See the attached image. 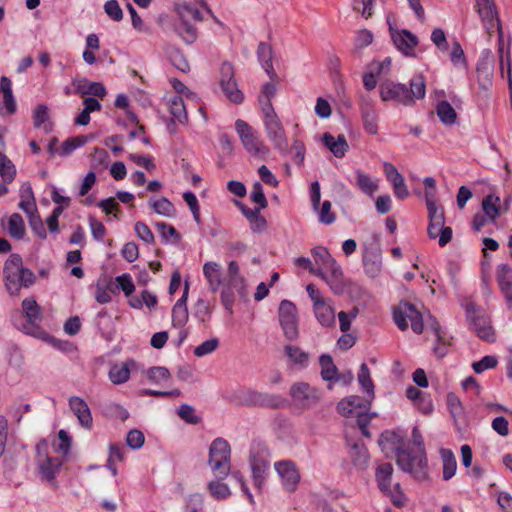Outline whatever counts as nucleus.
Here are the masks:
<instances>
[{
  "label": "nucleus",
  "instance_id": "9",
  "mask_svg": "<svg viewBox=\"0 0 512 512\" xmlns=\"http://www.w3.org/2000/svg\"><path fill=\"white\" fill-rule=\"evenodd\" d=\"M315 275L321 277L334 294H343L344 275L340 265L334 258L330 259L324 266L318 267Z\"/></svg>",
  "mask_w": 512,
  "mask_h": 512
},
{
  "label": "nucleus",
  "instance_id": "32",
  "mask_svg": "<svg viewBox=\"0 0 512 512\" xmlns=\"http://www.w3.org/2000/svg\"><path fill=\"white\" fill-rule=\"evenodd\" d=\"M269 450L264 443L254 442L249 455L250 465H264L269 467Z\"/></svg>",
  "mask_w": 512,
  "mask_h": 512
},
{
  "label": "nucleus",
  "instance_id": "38",
  "mask_svg": "<svg viewBox=\"0 0 512 512\" xmlns=\"http://www.w3.org/2000/svg\"><path fill=\"white\" fill-rule=\"evenodd\" d=\"M436 113L444 125H453L456 122L457 113L448 101H439L436 105Z\"/></svg>",
  "mask_w": 512,
  "mask_h": 512
},
{
  "label": "nucleus",
  "instance_id": "61",
  "mask_svg": "<svg viewBox=\"0 0 512 512\" xmlns=\"http://www.w3.org/2000/svg\"><path fill=\"white\" fill-rule=\"evenodd\" d=\"M106 14L114 21H121L123 18V11L117 0H108L104 4Z\"/></svg>",
  "mask_w": 512,
  "mask_h": 512
},
{
  "label": "nucleus",
  "instance_id": "31",
  "mask_svg": "<svg viewBox=\"0 0 512 512\" xmlns=\"http://www.w3.org/2000/svg\"><path fill=\"white\" fill-rule=\"evenodd\" d=\"M203 274L207 279L212 292H216L220 285L221 280V267L216 262H206L203 266Z\"/></svg>",
  "mask_w": 512,
  "mask_h": 512
},
{
  "label": "nucleus",
  "instance_id": "22",
  "mask_svg": "<svg viewBox=\"0 0 512 512\" xmlns=\"http://www.w3.org/2000/svg\"><path fill=\"white\" fill-rule=\"evenodd\" d=\"M72 85L75 93L80 96L93 95L103 99L107 94L106 88L101 82H90L86 78L73 79Z\"/></svg>",
  "mask_w": 512,
  "mask_h": 512
},
{
  "label": "nucleus",
  "instance_id": "7",
  "mask_svg": "<svg viewBox=\"0 0 512 512\" xmlns=\"http://www.w3.org/2000/svg\"><path fill=\"white\" fill-rule=\"evenodd\" d=\"M235 129L240 137L244 148L252 155H267L269 148L254 134L252 127L244 120L238 119L235 122Z\"/></svg>",
  "mask_w": 512,
  "mask_h": 512
},
{
  "label": "nucleus",
  "instance_id": "60",
  "mask_svg": "<svg viewBox=\"0 0 512 512\" xmlns=\"http://www.w3.org/2000/svg\"><path fill=\"white\" fill-rule=\"evenodd\" d=\"M250 466H251V470H252V477H253L254 485L257 489L260 490L265 482L266 474H267L269 467L264 466V465H250Z\"/></svg>",
  "mask_w": 512,
  "mask_h": 512
},
{
  "label": "nucleus",
  "instance_id": "26",
  "mask_svg": "<svg viewBox=\"0 0 512 512\" xmlns=\"http://www.w3.org/2000/svg\"><path fill=\"white\" fill-rule=\"evenodd\" d=\"M257 59L262 66V68L265 70L267 75L271 80L278 79L277 73L274 70L273 67V49L272 47L265 43L260 42L257 48Z\"/></svg>",
  "mask_w": 512,
  "mask_h": 512
},
{
  "label": "nucleus",
  "instance_id": "15",
  "mask_svg": "<svg viewBox=\"0 0 512 512\" xmlns=\"http://www.w3.org/2000/svg\"><path fill=\"white\" fill-rule=\"evenodd\" d=\"M264 126L267 137L273 143L274 148L280 153L286 154L288 151V140L279 117L264 120Z\"/></svg>",
  "mask_w": 512,
  "mask_h": 512
},
{
  "label": "nucleus",
  "instance_id": "24",
  "mask_svg": "<svg viewBox=\"0 0 512 512\" xmlns=\"http://www.w3.org/2000/svg\"><path fill=\"white\" fill-rule=\"evenodd\" d=\"M360 112L364 129L371 135L378 133V114L371 100H363L360 105Z\"/></svg>",
  "mask_w": 512,
  "mask_h": 512
},
{
  "label": "nucleus",
  "instance_id": "63",
  "mask_svg": "<svg viewBox=\"0 0 512 512\" xmlns=\"http://www.w3.org/2000/svg\"><path fill=\"white\" fill-rule=\"evenodd\" d=\"M194 315L202 323L209 321L210 316H211V311H210L208 303L205 300L199 299L197 301V303L195 305Z\"/></svg>",
  "mask_w": 512,
  "mask_h": 512
},
{
  "label": "nucleus",
  "instance_id": "64",
  "mask_svg": "<svg viewBox=\"0 0 512 512\" xmlns=\"http://www.w3.org/2000/svg\"><path fill=\"white\" fill-rule=\"evenodd\" d=\"M144 434L137 429H132L128 432L126 437L127 445L132 449H139L144 444Z\"/></svg>",
  "mask_w": 512,
  "mask_h": 512
},
{
  "label": "nucleus",
  "instance_id": "57",
  "mask_svg": "<svg viewBox=\"0 0 512 512\" xmlns=\"http://www.w3.org/2000/svg\"><path fill=\"white\" fill-rule=\"evenodd\" d=\"M250 198L253 202L258 204V208L264 209L268 205V201L264 195L263 186L260 182H255L252 186Z\"/></svg>",
  "mask_w": 512,
  "mask_h": 512
},
{
  "label": "nucleus",
  "instance_id": "20",
  "mask_svg": "<svg viewBox=\"0 0 512 512\" xmlns=\"http://www.w3.org/2000/svg\"><path fill=\"white\" fill-rule=\"evenodd\" d=\"M384 172L387 180L393 185L395 196L400 200L407 198L409 191L405 184L404 177L398 172L396 167L391 163L385 162Z\"/></svg>",
  "mask_w": 512,
  "mask_h": 512
},
{
  "label": "nucleus",
  "instance_id": "58",
  "mask_svg": "<svg viewBox=\"0 0 512 512\" xmlns=\"http://www.w3.org/2000/svg\"><path fill=\"white\" fill-rule=\"evenodd\" d=\"M189 318L188 309L173 307L172 309V325L175 328H184Z\"/></svg>",
  "mask_w": 512,
  "mask_h": 512
},
{
  "label": "nucleus",
  "instance_id": "53",
  "mask_svg": "<svg viewBox=\"0 0 512 512\" xmlns=\"http://www.w3.org/2000/svg\"><path fill=\"white\" fill-rule=\"evenodd\" d=\"M318 220L320 223L330 225L335 222L336 215L332 212V204L330 201L325 200L318 211Z\"/></svg>",
  "mask_w": 512,
  "mask_h": 512
},
{
  "label": "nucleus",
  "instance_id": "40",
  "mask_svg": "<svg viewBox=\"0 0 512 512\" xmlns=\"http://www.w3.org/2000/svg\"><path fill=\"white\" fill-rule=\"evenodd\" d=\"M90 139L92 137L88 135L70 137L62 143L58 154L63 157L68 156L77 148L84 146Z\"/></svg>",
  "mask_w": 512,
  "mask_h": 512
},
{
  "label": "nucleus",
  "instance_id": "10",
  "mask_svg": "<svg viewBox=\"0 0 512 512\" xmlns=\"http://www.w3.org/2000/svg\"><path fill=\"white\" fill-rule=\"evenodd\" d=\"M46 442L37 445V464L42 479L52 483L62 466V461L57 457H51L44 451Z\"/></svg>",
  "mask_w": 512,
  "mask_h": 512
},
{
  "label": "nucleus",
  "instance_id": "1",
  "mask_svg": "<svg viewBox=\"0 0 512 512\" xmlns=\"http://www.w3.org/2000/svg\"><path fill=\"white\" fill-rule=\"evenodd\" d=\"M231 447L227 440L222 437L214 439L209 447L208 464L213 474L224 479L228 476L231 468Z\"/></svg>",
  "mask_w": 512,
  "mask_h": 512
},
{
  "label": "nucleus",
  "instance_id": "14",
  "mask_svg": "<svg viewBox=\"0 0 512 512\" xmlns=\"http://www.w3.org/2000/svg\"><path fill=\"white\" fill-rule=\"evenodd\" d=\"M379 93L382 101L394 100L405 106L412 105V99L408 96V88L404 84L386 80L380 84Z\"/></svg>",
  "mask_w": 512,
  "mask_h": 512
},
{
  "label": "nucleus",
  "instance_id": "56",
  "mask_svg": "<svg viewBox=\"0 0 512 512\" xmlns=\"http://www.w3.org/2000/svg\"><path fill=\"white\" fill-rule=\"evenodd\" d=\"M211 495L217 500H223L230 495L229 487L220 481H212L208 485Z\"/></svg>",
  "mask_w": 512,
  "mask_h": 512
},
{
  "label": "nucleus",
  "instance_id": "34",
  "mask_svg": "<svg viewBox=\"0 0 512 512\" xmlns=\"http://www.w3.org/2000/svg\"><path fill=\"white\" fill-rule=\"evenodd\" d=\"M321 366V376L325 381H340V376H338V369L335 366L333 359L328 354H323L319 359Z\"/></svg>",
  "mask_w": 512,
  "mask_h": 512
},
{
  "label": "nucleus",
  "instance_id": "29",
  "mask_svg": "<svg viewBox=\"0 0 512 512\" xmlns=\"http://www.w3.org/2000/svg\"><path fill=\"white\" fill-rule=\"evenodd\" d=\"M323 143L324 145L333 153V155L337 158L344 157L347 152L349 146L346 141L344 135H339L336 139L330 133H325L323 135Z\"/></svg>",
  "mask_w": 512,
  "mask_h": 512
},
{
  "label": "nucleus",
  "instance_id": "49",
  "mask_svg": "<svg viewBox=\"0 0 512 512\" xmlns=\"http://www.w3.org/2000/svg\"><path fill=\"white\" fill-rule=\"evenodd\" d=\"M285 353L288 358L295 364L306 366L308 363V354L301 350L299 347L286 345L284 347Z\"/></svg>",
  "mask_w": 512,
  "mask_h": 512
},
{
  "label": "nucleus",
  "instance_id": "33",
  "mask_svg": "<svg viewBox=\"0 0 512 512\" xmlns=\"http://www.w3.org/2000/svg\"><path fill=\"white\" fill-rule=\"evenodd\" d=\"M314 308L318 322L324 327H331L335 324V311L325 301L316 304Z\"/></svg>",
  "mask_w": 512,
  "mask_h": 512
},
{
  "label": "nucleus",
  "instance_id": "36",
  "mask_svg": "<svg viewBox=\"0 0 512 512\" xmlns=\"http://www.w3.org/2000/svg\"><path fill=\"white\" fill-rule=\"evenodd\" d=\"M440 455L443 463V479L450 480L456 473L457 462L453 452L450 449L442 448Z\"/></svg>",
  "mask_w": 512,
  "mask_h": 512
},
{
  "label": "nucleus",
  "instance_id": "17",
  "mask_svg": "<svg viewBox=\"0 0 512 512\" xmlns=\"http://www.w3.org/2000/svg\"><path fill=\"white\" fill-rule=\"evenodd\" d=\"M290 395L296 403L304 407L316 404L320 398L318 390L306 382L294 383L290 388Z\"/></svg>",
  "mask_w": 512,
  "mask_h": 512
},
{
  "label": "nucleus",
  "instance_id": "13",
  "mask_svg": "<svg viewBox=\"0 0 512 512\" xmlns=\"http://www.w3.org/2000/svg\"><path fill=\"white\" fill-rule=\"evenodd\" d=\"M22 269L23 261L19 254L10 255L4 264L5 285L11 295L19 292V277Z\"/></svg>",
  "mask_w": 512,
  "mask_h": 512
},
{
  "label": "nucleus",
  "instance_id": "35",
  "mask_svg": "<svg viewBox=\"0 0 512 512\" xmlns=\"http://www.w3.org/2000/svg\"><path fill=\"white\" fill-rule=\"evenodd\" d=\"M228 282L236 288V291L240 296H244L246 294L245 280L240 275L239 266L236 261H231L228 264Z\"/></svg>",
  "mask_w": 512,
  "mask_h": 512
},
{
  "label": "nucleus",
  "instance_id": "27",
  "mask_svg": "<svg viewBox=\"0 0 512 512\" xmlns=\"http://www.w3.org/2000/svg\"><path fill=\"white\" fill-rule=\"evenodd\" d=\"M349 456L352 464L358 470H365L369 464V452L362 443L354 442L349 444Z\"/></svg>",
  "mask_w": 512,
  "mask_h": 512
},
{
  "label": "nucleus",
  "instance_id": "47",
  "mask_svg": "<svg viewBox=\"0 0 512 512\" xmlns=\"http://www.w3.org/2000/svg\"><path fill=\"white\" fill-rule=\"evenodd\" d=\"M149 205L155 213L165 217H172L175 213L174 205L166 197H162L155 201H149Z\"/></svg>",
  "mask_w": 512,
  "mask_h": 512
},
{
  "label": "nucleus",
  "instance_id": "46",
  "mask_svg": "<svg viewBox=\"0 0 512 512\" xmlns=\"http://www.w3.org/2000/svg\"><path fill=\"white\" fill-rule=\"evenodd\" d=\"M130 376V369L127 363L121 365H114L109 371V378L114 384H123L128 381Z\"/></svg>",
  "mask_w": 512,
  "mask_h": 512
},
{
  "label": "nucleus",
  "instance_id": "44",
  "mask_svg": "<svg viewBox=\"0 0 512 512\" xmlns=\"http://www.w3.org/2000/svg\"><path fill=\"white\" fill-rule=\"evenodd\" d=\"M180 19V23L175 25V31L187 44H192L197 37L196 28L186 18Z\"/></svg>",
  "mask_w": 512,
  "mask_h": 512
},
{
  "label": "nucleus",
  "instance_id": "39",
  "mask_svg": "<svg viewBox=\"0 0 512 512\" xmlns=\"http://www.w3.org/2000/svg\"><path fill=\"white\" fill-rule=\"evenodd\" d=\"M169 111L172 120L184 124L188 120L184 100L180 96H173L169 101Z\"/></svg>",
  "mask_w": 512,
  "mask_h": 512
},
{
  "label": "nucleus",
  "instance_id": "55",
  "mask_svg": "<svg viewBox=\"0 0 512 512\" xmlns=\"http://www.w3.org/2000/svg\"><path fill=\"white\" fill-rule=\"evenodd\" d=\"M179 417L186 423L196 425L200 423L201 418L195 414V409L189 404H182L178 410Z\"/></svg>",
  "mask_w": 512,
  "mask_h": 512
},
{
  "label": "nucleus",
  "instance_id": "37",
  "mask_svg": "<svg viewBox=\"0 0 512 512\" xmlns=\"http://www.w3.org/2000/svg\"><path fill=\"white\" fill-rule=\"evenodd\" d=\"M356 186L369 197L378 190V182L361 170L356 171Z\"/></svg>",
  "mask_w": 512,
  "mask_h": 512
},
{
  "label": "nucleus",
  "instance_id": "11",
  "mask_svg": "<svg viewBox=\"0 0 512 512\" xmlns=\"http://www.w3.org/2000/svg\"><path fill=\"white\" fill-rule=\"evenodd\" d=\"M391 39L396 48L406 57H415V47L418 45V37L406 29L398 30L388 20Z\"/></svg>",
  "mask_w": 512,
  "mask_h": 512
},
{
  "label": "nucleus",
  "instance_id": "42",
  "mask_svg": "<svg viewBox=\"0 0 512 512\" xmlns=\"http://www.w3.org/2000/svg\"><path fill=\"white\" fill-rule=\"evenodd\" d=\"M426 94V85L423 75H415L410 80V88H408V96L414 104L415 99H423Z\"/></svg>",
  "mask_w": 512,
  "mask_h": 512
},
{
  "label": "nucleus",
  "instance_id": "50",
  "mask_svg": "<svg viewBox=\"0 0 512 512\" xmlns=\"http://www.w3.org/2000/svg\"><path fill=\"white\" fill-rule=\"evenodd\" d=\"M425 201L428 212V219H433L438 216H445L443 208L436 204L434 192L425 190Z\"/></svg>",
  "mask_w": 512,
  "mask_h": 512
},
{
  "label": "nucleus",
  "instance_id": "48",
  "mask_svg": "<svg viewBox=\"0 0 512 512\" xmlns=\"http://www.w3.org/2000/svg\"><path fill=\"white\" fill-rule=\"evenodd\" d=\"M224 86H222V91L226 95V97L235 104H241L244 100V95L242 91L238 88L236 80L233 81H225Z\"/></svg>",
  "mask_w": 512,
  "mask_h": 512
},
{
  "label": "nucleus",
  "instance_id": "41",
  "mask_svg": "<svg viewBox=\"0 0 512 512\" xmlns=\"http://www.w3.org/2000/svg\"><path fill=\"white\" fill-rule=\"evenodd\" d=\"M8 234L17 240L23 239L25 235V224L20 214L14 213L10 216L7 226Z\"/></svg>",
  "mask_w": 512,
  "mask_h": 512
},
{
  "label": "nucleus",
  "instance_id": "12",
  "mask_svg": "<svg viewBox=\"0 0 512 512\" xmlns=\"http://www.w3.org/2000/svg\"><path fill=\"white\" fill-rule=\"evenodd\" d=\"M362 261L366 274L374 278L382 268V253L378 241L373 240L364 245Z\"/></svg>",
  "mask_w": 512,
  "mask_h": 512
},
{
  "label": "nucleus",
  "instance_id": "3",
  "mask_svg": "<svg viewBox=\"0 0 512 512\" xmlns=\"http://www.w3.org/2000/svg\"><path fill=\"white\" fill-rule=\"evenodd\" d=\"M408 319L411 322V329L413 332L421 334L424 329L422 314L410 302L400 301L393 309V320L397 327L404 331L408 328Z\"/></svg>",
  "mask_w": 512,
  "mask_h": 512
},
{
  "label": "nucleus",
  "instance_id": "21",
  "mask_svg": "<svg viewBox=\"0 0 512 512\" xmlns=\"http://www.w3.org/2000/svg\"><path fill=\"white\" fill-rule=\"evenodd\" d=\"M477 12L487 27V29L495 28L499 25V18L496 5L493 0H475Z\"/></svg>",
  "mask_w": 512,
  "mask_h": 512
},
{
  "label": "nucleus",
  "instance_id": "54",
  "mask_svg": "<svg viewBox=\"0 0 512 512\" xmlns=\"http://www.w3.org/2000/svg\"><path fill=\"white\" fill-rule=\"evenodd\" d=\"M234 290H236V288L227 282V284L223 287L220 295L221 303L230 314L233 312V306L235 302Z\"/></svg>",
  "mask_w": 512,
  "mask_h": 512
},
{
  "label": "nucleus",
  "instance_id": "59",
  "mask_svg": "<svg viewBox=\"0 0 512 512\" xmlns=\"http://www.w3.org/2000/svg\"><path fill=\"white\" fill-rule=\"evenodd\" d=\"M373 41V34L370 30L362 29L357 31L354 46L355 50H361L364 47L369 46Z\"/></svg>",
  "mask_w": 512,
  "mask_h": 512
},
{
  "label": "nucleus",
  "instance_id": "4",
  "mask_svg": "<svg viewBox=\"0 0 512 512\" xmlns=\"http://www.w3.org/2000/svg\"><path fill=\"white\" fill-rule=\"evenodd\" d=\"M22 309L25 317V323L22 324L21 330L36 338L45 339L47 333L43 330L39 322L42 320L41 308L36 300L32 297L25 298L22 301Z\"/></svg>",
  "mask_w": 512,
  "mask_h": 512
},
{
  "label": "nucleus",
  "instance_id": "25",
  "mask_svg": "<svg viewBox=\"0 0 512 512\" xmlns=\"http://www.w3.org/2000/svg\"><path fill=\"white\" fill-rule=\"evenodd\" d=\"M404 438V435L396 431L386 430L381 434L378 444L382 451L391 450L395 453V457H397L398 452L406 450L404 447Z\"/></svg>",
  "mask_w": 512,
  "mask_h": 512
},
{
  "label": "nucleus",
  "instance_id": "45",
  "mask_svg": "<svg viewBox=\"0 0 512 512\" xmlns=\"http://www.w3.org/2000/svg\"><path fill=\"white\" fill-rule=\"evenodd\" d=\"M358 382L368 396L374 398V384L370 376V370L366 363H362L358 373Z\"/></svg>",
  "mask_w": 512,
  "mask_h": 512
},
{
  "label": "nucleus",
  "instance_id": "6",
  "mask_svg": "<svg viewBox=\"0 0 512 512\" xmlns=\"http://www.w3.org/2000/svg\"><path fill=\"white\" fill-rule=\"evenodd\" d=\"M466 317L470 323L471 329L477 334L479 338L487 342H494L495 334L491 326L488 316L476 309L473 303L466 306Z\"/></svg>",
  "mask_w": 512,
  "mask_h": 512
},
{
  "label": "nucleus",
  "instance_id": "5",
  "mask_svg": "<svg viewBox=\"0 0 512 512\" xmlns=\"http://www.w3.org/2000/svg\"><path fill=\"white\" fill-rule=\"evenodd\" d=\"M278 320L285 338L294 341L299 336V317L296 305L289 300H282L278 308Z\"/></svg>",
  "mask_w": 512,
  "mask_h": 512
},
{
  "label": "nucleus",
  "instance_id": "18",
  "mask_svg": "<svg viewBox=\"0 0 512 512\" xmlns=\"http://www.w3.org/2000/svg\"><path fill=\"white\" fill-rule=\"evenodd\" d=\"M496 280L506 299L508 308L512 309V268L506 263L498 265Z\"/></svg>",
  "mask_w": 512,
  "mask_h": 512
},
{
  "label": "nucleus",
  "instance_id": "8",
  "mask_svg": "<svg viewBox=\"0 0 512 512\" xmlns=\"http://www.w3.org/2000/svg\"><path fill=\"white\" fill-rule=\"evenodd\" d=\"M237 403L244 406H260L277 408L282 400L279 396L268 394L252 389L239 391L237 394Z\"/></svg>",
  "mask_w": 512,
  "mask_h": 512
},
{
  "label": "nucleus",
  "instance_id": "19",
  "mask_svg": "<svg viewBox=\"0 0 512 512\" xmlns=\"http://www.w3.org/2000/svg\"><path fill=\"white\" fill-rule=\"evenodd\" d=\"M275 470L281 476L285 489L289 492L294 491L300 480L294 464L290 461H280L275 463Z\"/></svg>",
  "mask_w": 512,
  "mask_h": 512
},
{
  "label": "nucleus",
  "instance_id": "51",
  "mask_svg": "<svg viewBox=\"0 0 512 512\" xmlns=\"http://www.w3.org/2000/svg\"><path fill=\"white\" fill-rule=\"evenodd\" d=\"M147 378L150 382L158 384L162 380H168L171 377L170 371L163 366H154L147 370Z\"/></svg>",
  "mask_w": 512,
  "mask_h": 512
},
{
  "label": "nucleus",
  "instance_id": "28",
  "mask_svg": "<svg viewBox=\"0 0 512 512\" xmlns=\"http://www.w3.org/2000/svg\"><path fill=\"white\" fill-rule=\"evenodd\" d=\"M393 467L390 463H383L376 468L375 480L378 488L385 494L391 493V480Z\"/></svg>",
  "mask_w": 512,
  "mask_h": 512
},
{
  "label": "nucleus",
  "instance_id": "52",
  "mask_svg": "<svg viewBox=\"0 0 512 512\" xmlns=\"http://www.w3.org/2000/svg\"><path fill=\"white\" fill-rule=\"evenodd\" d=\"M219 339L216 337L210 338L197 347H195L193 353L196 357H204L208 354L213 353L219 347Z\"/></svg>",
  "mask_w": 512,
  "mask_h": 512
},
{
  "label": "nucleus",
  "instance_id": "16",
  "mask_svg": "<svg viewBox=\"0 0 512 512\" xmlns=\"http://www.w3.org/2000/svg\"><path fill=\"white\" fill-rule=\"evenodd\" d=\"M17 111V104L12 91L11 80L2 76L0 78V117L14 115Z\"/></svg>",
  "mask_w": 512,
  "mask_h": 512
},
{
  "label": "nucleus",
  "instance_id": "30",
  "mask_svg": "<svg viewBox=\"0 0 512 512\" xmlns=\"http://www.w3.org/2000/svg\"><path fill=\"white\" fill-rule=\"evenodd\" d=\"M482 212L490 218V222L494 223L497 218L502 214V207L500 204V197L494 194L485 196L481 203Z\"/></svg>",
  "mask_w": 512,
  "mask_h": 512
},
{
  "label": "nucleus",
  "instance_id": "43",
  "mask_svg": "<svg viewBox=\"0 0 512 512\" xmlns=\"http://www.w3.org/2000/svg\"><path fill=\"white\" fill-rule=\"evenodd\" d=\"M0 176L4 183H11L16 176V167L13 162L0 152Z\"/></svg>",
  "mask_w": 512,
  "mask_h": 512
},
{
  "label": "nucleus",
  "instance_id": "62",
  "mask_svg": "<svg viewBox=\"0 0 512 512\" xmlns=\"http://www.w3.org/2000/svg\"><path fill=\"white\" fill-rule=\"evenodd\" d=\"M497 358L495 356H484L480 361L473 363L472 367L475 373L480 374L487 369L497 366Z\"/></svg>",
  "mask_w": 512,
  "mask_h": 512
},
{
  "label": "nucleus",
  "instance_id": "23",
  "mask_svg": "<svg viewBox=\"0 0 512 512\" xmlns=\"http://www.w3.org/2000/svg\"><path fill=\"white\" fill-rule=\"evenodd\" d=\"M69 407L77 417L79 423L86 429H90L93 424V418L88 404L84 399L78 396L69 398Z\"/></svg>",
  "mask_w": 512,
  "mask_h": 512
},
{
  "label": "nucleus",
  "instance_id": "2",
  "mask_svg": "<svg viewBox=\"0 0 512 512\" xmlns=\"http://www.w3.org/2000/svg\"><path fill=\"white\" fill-rule=\"evenodd\" d=\"M396 464L403 472L410 474L418 481L428 477L426 451L402 450L397 453Z\"/></svg>",
  "mask_w": 512,
  "mask_h": 512
}]
</instances>
